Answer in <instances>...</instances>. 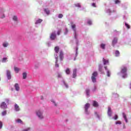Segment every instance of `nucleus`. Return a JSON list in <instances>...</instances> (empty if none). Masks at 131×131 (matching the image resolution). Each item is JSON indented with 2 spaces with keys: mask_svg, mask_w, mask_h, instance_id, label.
Instances as JSON below:
<instances>
[{
  "mask_svg": "<svg viewBox=\"0 0 131 131\" xmlns=\"http://www.w3.org/2000/svg\"><path fill=\"white\" fill-rule=\"evenodd\" d=\"M68 33V29L66 28V32H64V34H67Z\"/></svg>",
  "mask_w": 131,
  "mask_h": 131,
  "instance_id": "a18cd8bd",
  "label": "nucleus"
},
{
  "mask_svg": "<svg viewBox=\"0 0 131 131\" xmlns=\"http://www.w3.org/2000/svg\"><path fill=\"white\" fill-rule=\"evenodd\" d=\"M66 88H68V85L67 84H66Z\"/></svg>",
  "mask_w": 131,
  "mask_h": 131,
  "instance_id": "864d4df0",
  "label": "nucleus"
},
{
  "mask_svg": "<svg viewBox=\"0 0 131 131\" xmlns=\"http://www.w3.org/2000/svg\"><path fill=\"white\" fill-rule=\"evenodd\" d=\"M14 87L15 89V91H17V92H18V91L20 90V87L19 86V84L18 83H15L14 85Z\"/></svg>",
  "mask_w": 131,
  "mask_h": 131,
  "instance_id": "4468645a",
  "label": "nucleus"
},
{
  "mask_svg": "<svg viewBox=\"0 0 131 131\" xmlns=\"http://www.w3.org/2000/svg\"><path fill=\"white\" fill-rule=\"evenodd\" d=\"M102 68H103V67H102V66L101 64L99 65V71H100V72H102Z\"/></svg>",
  "mask_w": 131,
  "mask_h": 131,
  "instance_id": "7c9ffc66",
  "label": "nucleus"
},
{
  "mask_svg": "<svg viewBox=\"0 0 131 131\" xmlns=\"http://www.w3.org/2000/svg\"><path fill=\"white\" fill-rule=\"evenodd\" d=\"M85 92L87 96H90V89H86Z\"/></svg>",
  "mask_w": 131,
  "mask_h": 131,
  "instance_id": "c85d7f7f",
  "label": "nucleus"
},
{
  "mask_svg": "<svg viewBox=\"0 0 131 131\" xmlns=\"http://www.w3.org/2000/svg\"><path fill=\"white\" fill-rule=\"evenodd\" d=\"M88 24H89V25H92V21L89 20Z\"/></svg>",
  "mask_w": 131,
  "mask_h": 131,
  "instance_id": "49530a36",
  "label": "nucleus"
},
{
  "mask_svg": "<svg viewBox=\"0 0 131 131\" xmlns=\"http://www.w3.org/2000/svg\"><path fill=\"white\" fill-rule=\"evenodd\" d=\"M122 115L125 122L127 123V118L126 117V115L125 114V113H123Z\"/></svg>",
  "mask_w": 131,
  "mask_h": 131,
  "instance_id": "6ab92c4d",
  "label": "nucleus"
},
{
  "mask_svg": "<svg viewBox=\"0 0 131 131\" xmlns=\"http://www.w3.org/2000/svg\"><path fill=\"white\" fill-rule=\"evenodd\" d=\"M1 128H3V122L0 121V129H1Z\"/></svg>",
  "mask_w": 131,
  "mask_h": 131,
  "instance_id": "4c0bfd02",
  "label": "nucleus"
},
{
  "mask_svg": "<svg viewBox=\"0 0 131 131\" xmlns=\"http://www.w3.org/2000/svg\"><path fill=\"white\" fill-rule=\"evenodd\" d=\"M114 119L115 120H117V119H118V116H117V115H115V117H114Z\"/></svg>",
  "mask_w": 131,
  "mask_h": 131,
  "instance_id": "f704fd0d",
  "label": "nucleus"
},
{
  "mask_svg": "<svg viewBox=\"0 0 131 131\" xmlns=\"http://www.w3.org/2000/svg\"><path fill=\"white\" fill-rule=\"evenodd\" d=\"M3 47H4V48H7V47H8V46H9V43L4 42V43H3Z\"/></svg>",
  "mask_w": 131,
  "mask_h": 131,
  "instance_id": "cd10ccee",
  "label": "nucleus"
},
{
  "mask_svg": "<svg viewBox=\"0 0 131 131\" xmlns=\"http://www.w3.org/2000/svg\"><path fill=\"white\" fill-rule=\"evenodd\" d=\"M14 71H15V72H16V73H18L20 71V69L17 67H14Z\"/></svg>",
  "mask_w": 131,
  "mask_h": 131,
  "instance_id": "a878e982",
  "label": "nucleus"
},
{
  "mask_svg": "<svg viewBox=\"0 0 131 131\" xmlns=\"http://www.w3.org/2000/svg\"><path fill=\"white\" fill-rule=\"evenodd\" d=\"M97 76H98V72H94L92 74V76L91 77L93 82H96V81H97V80H96V77H97Z\"/></svg>",
  "mask_w": 131,
  "mask_h": 131,
  "instance_id": "f257e3e1",
  "label": "nucleus"
},
{
  "mask_svg": "<svg viewBox=\"0 0 131 131\" xmlns=\"http://www.w3.org/2000/svg\"><path fill=\"white\" fill-rule=\"evenodd\" d=\"M77 72V70H76V69H75L73 70V78H75V77H76L77 75H76V72Z\"/></svg>",
  "mask_w": 131,
  "mask_h": 131,
  "instance_id": "ddd939ff",
  "label": "nucleus"
},
{
  "mask_svg": "<svg viewBox=\"0 0 131 131\" xmlns=\"http://www.w3.org/2000/svg\"><path fill=\"white\" fill-rule=\"evenodd\" d=\"M1 109H7L8 106H7V104L5 102H2L1 104Z\"/></svg>",
  "mask_w": 131,
  "mask_h": 131,
  "instance_id": "39448f33",
  "label": "nucleus"
},
{
  "mask_svg": "<svg viewBox=\"0 0 131 131\" xmlns=\"http://www.w3.org/2000/svg\"><path fill=\"white\" fill-rule=\"evenodd\" d=\"M115 54L116 55V57H118V56H119V55H120V53L119 52V51L118 50H116Z\"/></svg>",
  "mask_w": 131,
  "mask_h": 131,
  "instance_id": "4be33fe9",
  "label": "nucleus"
},
{
  "mask_svg": "<svg viewBox=\"0 0 131 131\" xmlns=\"http://www.w3.org/2000/svg\"><path fill=\"white\" fill-rule=\"evenodd\" d=\"M102 61L103 62V65H106V64H109V60L105 59V58H102Z\"/></svg>",
  "mask_w": 131,
  "mask_h": 131,
  "instance_id": "f3484780",
  "label": "nucleus"
},
{
  "mask_svg": "<svg viewBox=\"0 0 131 131\" xmlns=\"http://www.w3.org/2000/svg\"><path fill=\"white\" fill-rule=\"evenodd\" d=\"M42 22V19H39L35 22V24H39V23H41Z\"/></svg>",
  "mask_w": 131,
  "mask_h": 131,
  "instance_id": "5701e85b",
  "label": "nucleus"
},
{
  "mask_svg": "<svg viewBox=\"0 0 131 131\" xmlns=\"http://www.w3.org/2000/svg\"><path fill=\"white\" fill-rule=\"evenodd\" d=\"M105 47H106V45L104 43H102L101 45H100V48H101L102 50H105Z\"/></svg>",
  "mask_w": 131,
  "mask_h": 131,
  "instance_id": "393cba45",
  "label": "nucleus"
},
{
  "mask_svg": "<svg viewBox=\"0 0 131 131\" xmlns=\"http://www.w3.org/2000/svg\"><path fill=\"white\" fill-rule=\"evenodd\" d=\"M60 33H61V30H59L57 31V35H60Z\"/></svg>",
  "mask_w": 131,
  "mask_h": 131,
  "instance_id": "79ce46f5",
  "label": "nucleus"
},
{
  "mask_svg": "<svg viewBox=\"0 0 131 131\" xmlns=\"http://www.w3.org/2000/svg\"><path fill=\"white\" fill-rule=\"evenodd\" d=\"M126 71H127V68L125 67H124L121 69V73L124 74V73H126Z\"/></svg>",
  "mask_w": 131,
  "mask_h": 131,
  "instance_id": "9d476101",
  "label": "nucleus"
},
{
  "mask_svg": "<svg viewBox=\"0 0 131 131\" xmlns=\"http://www.w3.org/2000/svg\"><path fill=\"white\" fill-rule=\"evenodd\" d=\"M15 121L16 122H17V123H21V124H23V121H22L20 119L16 120Z\"/></svg>",
  "mask_w": 131,
  "mask_h": 131,
  "instance_id": "aec40b11",
  "label": "nucleus"
},
{
  "mask_svg": "<svg viewBox=\"0 0 131 131\" xmlns=\"http://www.w3.org/2000/svg\"><path fill=\"white\" fill-rule=\"evenodd\" d=\"M107 76H108V77H110V71L109 70L107 71Z\"/></svg>",
  "mask_w": 131,
  "mask_h": 131,
  "instance_id": "c9c22d12",
  "label": "nucleus"
},
{
  "mask_svg": "<svg viewBox=\"0 0 131 131\" xmlns=\"http://www.w3.org/2000/svg\"><path fill=\"white\" fill-rule=\"evenodd\" d=\"M29 129H30V128H28L27 129H25L22 130V131H28V130H29Z\"/></svg>",
  "mask_w": 131,
  "mask_h": 131,
  "instance_id": "de8ad7c7",
  "label": "nucleus"
},
{
  "mask_svg": "<svg viewBox=\"0 0 131 131\" xmlns=\"http://www.w3.org/2000/svg\"><path fill=\"white\" fill-rule=\"evenodd\" d=\"M116 124H121V122L120 121H118L116 122Z\"/></svg>",
  "mask_w": 131,
  "mask_h": 131,
  "instance_id": "ea45409f",
  "label": "nucleus"
},
{
  "mask_svg": "<svg viewBox=\"0 0 131 131\" xmlns=\"http://www.w3.org/2000/svg\"><path fill=\"white\" fill-rule=\"evenodd\" d=\"M6 17V16H5V14H3L2 16H1V18H2V19L5 18Z\"/></svg>",
  "mask_w": 131,
  "mask_h": 131,
  "instance_id": "09e8293b",
  "label": "nucleus"
},
{
  "mask_svg": "<svg viewBox=\"0 0 131 131\" xmlns=\"http://www.w3.org/2000/svg\"><path fill=\"white\" fill-rule=\"evenodd\" d=\"M58 18H59L60 19H61V18H63V14H59L58 15Z\"/></svg>",
  "mask_w": 131,
  "mask_h": 131,
  "instance_id": "e433bc0d",
  "label": "nucleus"
},
{
  "mask_svg": "<svg viewBox=\"0 0 131 131\" xmlns=\"http://www.w3.org/2000/svg\"><path fill=\"white\" fill-rule=\"evenodd\" d=\"M90 106H91V104L90 103H86L85 104V112L86 113V114H89V112H88V110L89 109V108H90Z\"/></svg>",
  "mask_w": 131,
  "mask_h": 131,
  "instance_id": "423d86ee",
  "label": "nucleus"
},
{
  "mask_svg": "<svg viewBox=\"0 0 131 131\" xmlns=\"http://www.w3.org/2000/svg\"><path fill=\"white\" fill-rule=\"evenodd\" d=\"M105 70H107V67H104Z\"/></svg>",
  "mask_w": 131,
  "mask_h": 131,
  "instance_id": "603ef678",
  "label": "nucleus"
},
{
  "mask_svg": "<svg viewBox=\"0 0 131 131\" xmlns=\"http://www.w3.org/2000/svg\"><path fill=\"white\" fill-rule=\"evenodd\" d=\"M75 27H76V26L75 25H72V28L73 29L74 32H75V38L77 39V34H76V29H75Z\"/></svg>",
  "mask_w": 131,
  "mask_h": 131,
  "instance_id": "7ed1b4c3",
  "label": "nucleus"
},
{
  "mask_svg": "<svg viewBox=\"0 0 131 131\" xmlns=\"http://www.w3.org/2000/svg\"><path fill=\"white\" fill-rule=\"evenodd\" d=\"M118 39L117 37H115L112 41L113 47H115V45L117 43Z\"/></svg>",
  "mask_w": 131,
  "mask_h": 131,
  "instance_id": "1a4fd4ad",
  "label": "nucleus"
},
{
  "mask_svg": "<svg viewBox=\"0 0 131 131\" xmlns=\"http://www.w3.org/2000/svg\"><path fill=\"white\" fill-rule=\"evenodd\" d=\"M5 102H6V103H9V100L8 99H5Z\"/></svg>",
  "mask_w": 131,
  "mask_h": 131,
  "instance_id": "8fccbe9b",
  "label": "nucleus"
},
{
  "mask_svg": "<svg viewBox=\"0 0 131 131\" xmlns=\"http://www.w3.org/2000/svg\"><path fill=\"white\" fill-rule=\"evenodd\" d=\"M36 115L40 119H42L43 118V115H42V112L41 111H37Z\"/></svg>",
  "mask_w": 131,
  "mask_h": 131,
  "instance_id": "f03ea898",
  "label": "nucleus"
},
{
  "mask_svg": "<svg viewBox=\"0 0 131 131\" xmlns=\"http://www.w3.org/2000/svg\"><path fill=\"white\" fill-rule=\"evenodd\" d=\"M0 81H1V77H0Z\"/></svg>",
  "mask_w": 131,
  "mask_h": 131,
  "instance_id": "6e6d98bb",
  "label": "nucleus"
},
{
  "mask_svg": "<svg viewBox=\"0 0 131 131\" xmlns=\"http://www.w3.org/2000/svg\"><path fill=\"white\" fill-rule=\"evenodd\" d=\"M60 50V48L59 46H56L54 48V51L56 54H58L59 53V51Z\"/></svg>",
  "mask_w": 131,
  "mask_h": 131,
  "instance_id": "dca6fc26",
  "label": "nucleus"
},
{
  "mask_svg": "<svg viewBox=\"0 0 131 131\" xmlns=\"http://www.w3.org/2000/svg\"><path fill=\"white\" fill-rule=\"evenodd\" d=\"M107 114L110 117H111L112 115V111H111V107H108Z\"/></svg>",
  "mask_w": 131,
  "mask_h": 131,
  "instance_id": "9b49d317",
  "label": "nucleus"
},
{
  "mask_svg": "<svg viewBox=\"0 0 131 131\" xmlns=\"http://www.w3.org/2000/svg\"><path fill=\"white\" fill-rule=\"evenodd\" d=\"M6 75L8 79H11L12 78V75H11V71L8 70L6 71Z\"/></svg>",
  "mask_w": 131,
  "mask_h": 131,
  "instance_id": "20e7f679",
  "label": "nucleus"
},
{
  "mask_svg": "<svg viewBox=\"0 0 131 131\" xmlns=\"http://www.w3.org/2000/svg\"><path fill=\"white\" fill-rule=\"evenodd\" d=\"M53 103H54L55 106H57V104H56V103L55 102V101H52Z\"/></svg>",
  "mask_w": 131,
  "mask_h": 131,
  "instance_id": "3c124183",
  "label": "nucleus"
},
{
  "mask_svg": "<svg viewBox=\"0 0 131 131\" xmlns=\"http://www.w3.org/2000/svg\"><path fill=\"white\" fill-rule=\"evenodd\" d=\"M93 107H99V103L96 100L93 101Z\"/></svg>",
  "mask_w": 131,
  "mask_h": 131,
  "instance_id": "2eb2a0df",
  "label": "nucleus"
},
{
  "mask_svg": "<svg viewBox=\"0 0 131 131\" xmlns=\"http://www.w3.org/2000/svg\"><path fill=\"white\" fill-rule=\"evenodd\" d=\"M55 67H59V64H58V59H59V57H58V56L57 55V56L56 57L55 56Z\"/></svg>",
  "mask_w": 131,
  "mask_h": 131,
  "instance_id": "f8f14e48",
  "label": "nucleus"
},
{
  "mask_svg": "<svg viewBox=\"0 0 131 131\" xmlns=\"http://www.w3.org/2000/svg\"><path fill=\"white\" fill-rule=\"evenodd\" d=\"M13 21H18V17L17 16H14L12 18Z\"/></svg>",
  "mask_w": 131,
  "mask_h": 131,
  "instance_id": "b1692460",
  "label": "nucleus"
},
{
  "mask_svg": "<svg viewBox=\"0 0 131 131\" xmlns=\"http://www.w3.org/2000/svg\"><path fill=\"white\" fill-rule=\"evenodd\" d=\"M125 26L128 29H129V28H130V26H129V25H128V24H126V23H125Z\"/></svg>",
  "mask_w": 131,
  "mask_h": 131,
  "instance_id": "2f4dec72",
  "label": "nucleus"
},
{
  "mask_svg": "<svg viewBox=\"0 0 131 131\" xmlns=\"http://www.w3.org/2000/svg\"><path fill=\"white\" fill-rule=\"evenodd\" d=\"M59 57L60 61H63V59H64V53H63V51H60Z\"/></svg>",
  "mask_w": 131,
  "mask_h": 131,
  "instance_id": "0eeeda50",
  "label": "nucleus"
},
{
  "mask_svg": "<svg viewBox=\"0 0 131 131\" xmlns=\"http://www.w3.org/2000/svg\"><path fill=\"white\" fill-rule=\"evenodd\" d=\"M57 36V35H56V33L54 32L52 33L50 35V38L52 40H54V39L56 38V37Z\"/></svg>",
  "mask_w": 131,
  "mask_h": 131,
  "instance_id": "6e6552de",
  "label": "nucleus"
},
{
  "mask_svg": "<svg viewBox=\"0 0 131 131\" xmlns=\"http://www.w3.org/2000/svg\"><path fill=\"white\" fill-rule=\"evenodd\" d=\"M123 78H125V77H127V74L125 73L124 75H123Z\"/></svg>",
  "mask_w": 131,
  "mask_h": 131,
  "instance_id": "37998d69",
  "label": "nucleus"
},
{
  "mask_svg": "<svg viewBox=\"0 0 131 131\" xmlns=\"http://www.w3.org/2000/svg\"><path fill=\"white\" fill-rule=\"evenodd\" d=\"M58 77H61V76H58Z\"/></svg>",
  "mask_w": 131,
  "mask_h": 131,
  "instance_id": "5fc2aeb1",
  "label": "nucleus"
},
{
  "mask_svg": "<svg viewBox=\"0 0 131 131\" xmlns=\"http://www.w3.org/2000/svg\"><path fill=\"white\" fill-rule=\"evenodd\" d=\"M27 77V74L26 73H23V78L24 79H26Z\"/></svg>",
  "mask_w": 131,
  "mask_h": 131,
  "instance_id": "412c9836",
  "label": "nucleus"
},
{
  "mask_svg": "<svg viewBox=\"0 0 131 131\" xmlns=\"http://www.w3.org/2000/svg\"><path fill=\"white\" fill-rule=\"evenodd\" d=\"M107 13H108L110 15L111 14V10L110 9H107Z\"/></svg>",
  "mask_w": 131,
  "mask_h": 131,
  "instance_id": "a19ab883",
  "label": "nucleus"
},
{
  "mask_svg": "<svg viewBox=\"0 0 131 131\" xmlns=\"http://www.w3.org/2000/svg\"><path fill=\"white\" fill-rule=\"evenodd\" d=\"M14 108L15 111H20V107H19V105H18L17 104H15Z\"/></svg>",
  "mask_w": 131,
  "mask_h": 131,
  "instance_id": "a211bd4d",
  "label": "nucleus"
},
{
  "mask_svg": "<svg viewBox=\"0 0 131 131\" xmlns=\"http://www.w3.org/2000/svg\"><path fill=\"white\" fill-rule=\"evenodd\" d=\"M66 73L68 75L70 74V70L69 69V68H67L66 71Z\"/></svg>",
  "mask_w": 131,
  "mask_h": 131,
  "instance_id": "bb28decb",
  "label": "nucleus"
},
{
  "mask_svg": "<svg viewBox=\"0 0 131 131\" xmlns=\"http://www.w3.org/2000/svg\"><path fill=\"white\" fill-rule=\"evenodd\" d=\"M2 116H5V115H7V111H4L2 113Z\"/></svg>",
  "mask_w": 131,
  "mask_h": 131,
  "instance_id": "c756f323",
  "label": "nucleus"
},
{
  "mask_svg": "<svg viewBox=\"0 0 131 131\" xmlns=\"http://www.w3.org/2000/svg\"><path fill=\"white\" fill-rule=\"evenodd\" d=\"M45 11L47 15H49L50 14V10H49L48 9H45Z\"/></svg>",
  "mask_w": 131,
  "mask_h": 131,
  "instance_id": "473e14b6",
  "label": "nucleus"
},
{
  "mask_svg": "<svg viewBox=\"0 0 131 131\" xmlns=\"http://www.w3.org/2000/svg\"><path fill=\"white\" fill-rule=\"evenodd\" d=\"M7 60H8V58L7 57H4L2 59V62L3 63H5V62H6V61H7Z\"/></svg>",
  "mask_w": 131,
  "mask_h": 131,
  "instance_id": "72a5a7b5",
  "label": "nucleus"
},
{
  "mask_svg": "<svg viewBox=\"0 0 131 131\" xmlns=\"http://www.w3.org/2000/svg\"><path fill=\"white\" fill-rule=\"evenodd\" d=\"M115 4H119V3H120V1H119V0H116L115 1Z\"/></svg>",
  "mask_w": 131,
  "mask_h": 131,
  "instance_id": "c03bdc74",
  "label": "nucleus"
},
{
  "mask_svg": "<svg viewBox=\"0 0 131 131\" xmlns=\"http://www.w3.org/2000/svg\"><path fill=\"white\" fill-rule=\"evenodd\" d=\"M92 6L94 8H97V6L96 5V3H92Z\"/></svg>",
  "mask_w": 131,
  "mask_h": 131,
  "instance_id": "58836bf2",
  "label": "nucleus"
},
{
  "mask_svg": "<svg viewBox=\"0 0 131 131\" xmlns=\"http://www.w3.org/2000/svg\"><path fill=\"white\" fill-rule=\"evenodd\" d=\"M93 1H95V0H93Z\"/></svg>",
  "mask_w": 131,
  "mask_h": 131,
  "instance_id": "4d7b16f0",
  "label": "nucleus"
}]
</instances>
